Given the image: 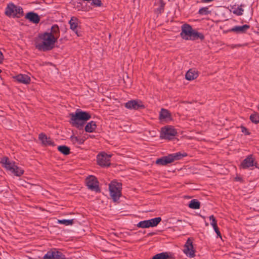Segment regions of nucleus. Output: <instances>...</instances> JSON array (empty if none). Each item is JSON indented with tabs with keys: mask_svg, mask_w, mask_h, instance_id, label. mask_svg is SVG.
<instances>
[{
	"mask_svg": "<svg viewBox=\"0 0 259 259\" xmlns=\"http://www.w3.org/2000/svg\"><path fill=\"white\" fill-rule=\"evenodd\" d=\"M249 28L250 26L247 24L242 26L237 25L230 28L228 32H233L237 34L245 33Z\"/></svg>",
	"mask_w": 259,
	"mask_h": 259,
	"instance_id": "obj_15",
	"label": "nucleus"
},
{
	"mask_svg": "<svg viewBox=\"0 0 259 259\" xmlns=\"http://www.w3.org/2000/svg\"><path fill=\"white\" fill-rule=\"evenodd\" d=\"M177 134V131L174 127L165 126L161 128L160 138L161 139L170 140L173 139Z\"/></svg>",
	"mask_w": 259,
	"mask_h": 259,
	"instance_id": "obj_8",
	"label": "nucleus"
},
{
	"mask_svg": "<svg viewBox=\"0 0 259 259\" xmlns=\"http://www.w3.org/2000/svg\"><path fill=\"white\" fill-rule=\"evenodd\" d=\"M233 13L237 16H241L243 14L244 10L240 7L237 8H233Z\"/></svg>",
	"mask_w": 259,
	"mask_h": 259,
	"instance_id": "obj_33",
	"label": "nucleus"
},
{
	"mask_svg": "<svg viewBox=\"0 0 259 259\" xmlns=\"http://www.w3.org/2000/svg\"><path fill=\"white\" fill-rule=\"evenodd\" d=\"M38 138L42 144L46 146L49 145L54 146L55 145L54 142L51 140V139L50 137H48L45 134H40Z\"/></svg>",
	"mask_w": 259,
	"mask_h": 259,
	"instance_id": "obj_18",
	"label": "nucleus"
},
{
	"mask_svg": "<svg viewBox=\"0 0 259 259\" xmlns=\"http://www.w3.org/2000/svg\"><path fill=\"white\" fill-rule=\"evenodd\" d=\"M79 22V20L75 17H72L69 21L70 29H71L73 32H74L77 36L80 35L77 31V28L78 27Z\"/></svg>",
	"mask_w": 259,
	"mask_h": 259,
	"instance_id": "obj_16",
	"label": "nucleus"
},
{
	"mask_svg": "<svg viewBox=\"0 0 259 259\" xmlns=\"http://www.w3.org/2000/svg\"><path fill=\"white\" fill-rule=\"evenodd\" d=\"M111 155L105 152H102L98 154L97 161L98 164L102 167H108L110 165Z\"/></svg>",
	"mask_w": 259,
	"mask_h": 259,
	"instance_id": "obj_9",
	"label": "nucleus"
},
{
	"mask_svg": "<svg viewBox=\"0 0 259 259\" xmlns=\"http://www.w3.org/2000/svg\"><path fill=\"white\" fill-rule=\"evenodd\" d=\"M14 78L19 83L28 84L30 83V77L26 74H19Z\"/></svg>",
	"mask_w": 259,
	"mask_h": 259,
	"instance_id": "obj_17",
	"label": "nucleus"
},
{
	"mask_svg": "<svg viewBox=\"0 0 259 259\" xmlns=\"http://www.w3.org/2000/svg\"><path fill=\"white\" fill-rule=\"evenodd\" d=\"M257 163L252 154H250L241 162L240 167L242 169H247L252 166L257 167Z\"/></svg>",
	"mask_w": 259,
	"mask_h": 259,
	"instance_id": "obj_10",
	"label": "nucleus"
},
{
	"mask_svg": "<svg viewBox=\"0 0 259 259\" xmlns=\"http://www.w3.org/2000/svg\"><path fill=\"white\" fill-rule=\"evenodd\" d=\"M70 140L74 144H82L83 143V141L81 139H79L77 137L72 136L70 137Z\"/></svg>",
	"mask_w": 259,
	"mask_h": 259,
	"instance_id": "obj_31",
	"label": "nucleus"
},
{
	"mask_svg": "<svg viewBox=\"0 0 259 259\" xmlns=\"http://www.w3.org/2000/svg\"><path fill=\"white\" fill-rule=\"evenodd\" d=\"M2 70L0 69V73L2 72Z\"/></svg>",
	"mask_w": 259,
	"mask_h": 259,
	"instance_id": "obj_41",
	"label": "nucleus"
},
{
	"mask_svg": "<svg viewBox=\"0 0 259 259\" xmlns=\"http://www.w3.org/2000/svg\"><path fill=\"white\" fill-rule=\"evenodd\" d=\"M58 223L60 224H63L65 226H70L72 225L73 224V219L71 220H58Z\"/></svg>",
	"mask_w": 259,
	"mask_h": 259,
	"instance_id": "obj_28",
	"label": "nucleus"
},
{
	"mask_svg": "<svg viewBox=\"0 0 259 259\" xmlns=\"http://www.w3.org/2000/svg\"><path fill=\"white\" fill-rule=\"evenodd\" d=\"M198 76L196 71L193 69H189L185 74V78L188 80H192L196 79Z\"/></svg>",
	"mask_w": 259,
	"mask_h": 259,
	"instance_id": "obj_21",
	"label": "nucleus"
},
{
	"mask_svg": "<svg viewBox=\"0 0 259 259\" xmlns=\"http://www.w3.org/2000/svg\"><path fill=\"white\" fill-rule=\"evenodd\" d=\"M235 180H236V181H240V182H241V181H242V178H241L240 177H236L235 178Z\"/></svg>",
	"mask_w": 259,
	"mask_h": 259,
	"instance_id": "obj_40",
	"label": "nucleus"
},
{
	"mask_svg": "<svg viewBox=\"0 0 259 259\" xmlns=\"http://www.w3.org/2000/svg\"><path fill=\"white\" fill-rule=\"evenodd\" d=\"M91 2H89L91 3V5L94 7H101L102 6V3L101 0H91Z\"/></svg>",
	"mask_w": 259,
	"mask_h": 259,
	"instance_id": "obj_34",
	"label": "nucleus"
},
{
	"mask_svg": "<svg viewBox=\"0 0 259 259\" xmlns=\"http://www.w3.org/2000/svg\"><path fill=\"white\" fill-rule=\"evenodd\" d=\"M188 206L192 209H199L200 207V203L197 199H192L190 201Z\"/></svg>",
	"mask_w": 259,
	"mask_h": 259,
	"instance_id": "obj_26",
	"label": "nucleus"
},
{
	"mask_svg": "<svg viewBox=\"0 0 259 259\" xmlns=\"http://www.w3.org/2000/svg\"><path fill=\"white\" fill-rule=\"evenodd\" d=\"M44 259H66L65 255L59 251H49L44 256Z\"/></svg>",
	"mask_w": 259,
	"mask_h": 259,
	"instance_id": "obj_14",
	"label": "nucleus"
},
{
	"mask_svg": "<svg viewBox=\"0 0 259 259\" xmlns=\"http://www.w3.org/2000/svg\"><path fill=\"white\" fill-rule=\"evenodd\" d=\"M211 13V11L209 10L208 7H202L198 11V14L201 15H207Z\"/></svg>",
	"mask_w": 259,
	"mask_h": 259,
	"instance_id": "obj_30",
	"label": "nucleus"
},
{
	"mask_svg": "<svg viewBox=\"0 0 259 259\" xmlns=\"http://www.w3.org/2000/svg\"><path fill=\"white\" fill-rule=\"evenodd\" d=\"M125 107L131 110H140L145 107L141 101L134 100L126 102L125 104Z\"/></svg>",
	"mask_w": 259,
	"mask_h": 259,
	"instance_id": "obj_13",
	"label": "nucleus"
},
{
	"mask_svg": "<svg viewBox=\"0 0 259 259\" xmlns=\"http://www.w3.org/2000/svg\"><path fill=\"white\" fill-rule=\"evenodd\" d=\"M184 252L189 257H193L195 256V250L191 238H188L184 246Z\"/></svg>",
	"mask_w": 259,
	"mask_h": 259,
	"instance_id": "obj_12",
	"label": "nucleus"
},
{
	"mask_svg": "<svg viewBox=\"0 0 259 259\" xmlns=\"http://www.w3.org/2000/svg\"><path fill=\"white\" fill-rule=\"evenodd\" d=\"M187 156L186 153H182L180 152L168 154L167 156H163L157 159L156 164L160 165H166L172 163L175 160H180L184 157Z\"/></svg>",
	"mask_w": 259,
	"mask_h": 259,
	"instance_id": "obj_5",
	"label": "nucleus"
},
{
	"mask_svg": "<svg viewBox=\"0 0 259 259\" xmlns=\"http://www.w3.org/2000/svg\"><path fill=\"white\" fill-rule=\"evenodd\" d=\"M49 34H50L52 36L54 37L55 40L57 41L58 38L60 36V30L59 26L56 25H53L51 28L50 32H47Z\"/></svg>",
	"mask_w": 259,
	"mask_h": 259,
	"instance_id": "obj_20",
	"label": "nucleus"
},
{
	"mask_svg": "<svg viewBox=\"0 0 259 259\" xmlns=\"http://www.w3.org/2000/svg\"><path fill=\"white\" fill-rule=\"evenodd\" d=\"M250 119L252 122L255 124L259 123V114L257 113L251 114L250 116Z\"/></svg>",
	"mask_w": 259,
	"mask_h": 259,
	"instance_id": "obj_29",
	"label": "nucleus"
},
{
	"mask_svg": "<svg viewBox=\"0 0 259 259\" xmlns=\"http://www.w3.org/2000/svg\"><path fill=\"white\" fill-rule=\"evenodd\" d=\"M121 184L112 182L109 185L110 196L114 202L117 201L121 196Z\"/></svg>",
	"mask_w": 259,
	"mask_h": 259,
	"instance_id": "obj_6",
	"label": "nucleus"
},
{
	"mask_svg": "<svg viewBox=\"0 0 259 259\" xmlns=\"http://www.w3.org/2000/svg\"><path fill=\"white\" fill-rule=\"evenodd\" d=\"M241 132L244 133L245 135H249L250 133L249 132L247 128H246L245 127L243 126H241Z\"/></svg>",
	"mask_w": 259,
	"mask_h": 259,
	"instance_id": "obj_37",
	"label": "nucleus"
},
{
	"mask_svg": "<svg viewBox=\"0 0 259 259\" xmlns=\"http://www.w3.org/2000/svg\"><path fill=\"white\" fill-rule=\"evenodd\" d=\"M159 6L157 8V11L159 13H161L164 11L165 3L163 2V0H159Z\"/></svg>",
	"mask_w": 259,
	"mask_h": 259,
	"instance_id": "obj_35",
	"label": "nucleus"
},
{
	"mask_svg": "<svg viewBox=\"0 0 259 259\" xmlns=\"http://www.w3.org/2000/svg\"><path fill=\"white\" fill-rule=\"evenodd\" d=\"M97 127V124L95 121H91L88 122L85 126V131L88 133L93 132Z\"/></svg>",
	"mask_w": 259,
	"mask_h": 259,
	"instance_id": "obj_23",
	"label": "nucleus"
},
{
	"mask_svg": "<svg viewBox=\"0 0 259 259\" xmlns=\"http://www.w3.org/2000/svg\"><path fill=\"white\" fill-rule=\"evenodd\" d=\"M57 149L65 155H68L70 153V148L65 145L59 146L57 147Z\"/></svg>",
	"mask_w": 259,
	"mask_h": 259,
	"instance_id": "obj_25",
	"label": "nucleus"
},
{
	"mask_svg": "<svg viewBox=\"0 0 259 259\" xmlns=\"http://www.w3.org/2000/svg\"><path fill=\"white\" fill-rule=\"evenodd\" d=\"M57 41L48 32L39 33L35 40V46L39 51L46 52L52 50Z\"/></svg>",
	"mask_w": 259,
	"mask_h": 259,
	"instance_id": "obj_1",
	"label": "nucleus"
},
{
	"mask_svg": "<svg viewBox=\"0 0 259 259\" xmlns=\"http://www.w3.org/2000/svg\"><path fill=\"white\" fill-rule=\"evenodd\" d=\"M180 36L183 39L187 40L197 39L203 40L204 39V36L202 33L198 32L193 29L192 27L188 24H185L182 26Z\"/></svg>",
	"mask_w": 259,
	"mask_h": 259,
	"instance_id": "obj_3",
	"label": "nucleus"
},
{
	"mask_svg": "<svg viewBox=\"0 0 259 259\" xmlns=\"http://www.w3.org/2000/svg\"><path fill=\"white\" fill-rule=\"evenodd\" d=\"M213 229H214L215 232L217 233L218 237L221 238L222 237L221 233L220 231H219V229L218 227L217 226L216 227L213 228Z\"/></svg>",
	"mask_w": 259,
	"mask_h": 259,
	"instance_id": "obj_38",
	"label": "nucleus"
},
{
	"mask_svg": "<svg viewBox=\"0 0 259 259\" xmlns=\"http://www.w3.org/2000/svg\"><path fill=\"white\" fill-rule=\"evenodd\" d=\"M5 14L7 16L20 18L23 15V9L20 7L13 4V3L8 5Z\"/></svg>",
	"mask_w": 259,
	"mask_h": 259,
	"instance_id": "obj_7",
	"label": "nucleus"
},
{
	"mask_svg": "<svg viewBox=\"0 0 259 259\" xmlns=\"http://www.w3.org/2000/svg\"><path fill=\"white\" fill-rule=\"evenodd\" d=\"M137 226L138 228H147L150 227L148 220H145L140 222L137 224Z\"/></svg>",
	"mask_w": 259,
	"mask_h": 259,
	"instance_id": "obj_32",
	"label": "nucleus"
},
{
	"mask_svg": "<svg viewBox=\"0 0 259 259\" xmlns=\"http://www.w3.org/2000/svg\"><path fill=\"white\" fill-rule=\"evenodd\" d=\"M87 186L88 188L96 192L100 191L98 185V182L96 178L93 176H90L86 180Z\"/></svg>",
	"mask_w": 259,
	"mask_h": 259,
	"instance_id": "obj_11",
	"label": "nucleus"
},
{
	"mask_svg": "<svg viewBox=\"0 0 259 259\" xmlns=\"http://www.w3.org/2000/svg\"><path fill=\"white\" fill-rule=\"evenodd\" d=\"M161 221V219L160 217H157L148 220L150 227H153L156 226Z\"/></svg>",
	"mask_w": 259,
	"mask_h": 259,
	"instance_id": "obj_27",
	"label": "nucleus"
},
{
	"mask_svg": "<svg viewBox=\"0 0 259 259\" xmlns=\"http://www.w3.org/2000/svg\"><path fill=\"white\" fill-rule=\"evenodd\" d=\"M1 162L4 167L11 174L17 177H20L24 174V170L18 166L14 161H10L8 157L5 156L1 158Z\"/></svg>",
	"mask_w": 259,
	"mask_h": 259,
	"instance_id": "obj_4",
	"label": "nucleus"
},
{
	"mask_svg": "<svg viewBox=\"0 0 259 259\" xmlns=\"http://www.w3.org/2000/svg\"><path fill=\"white\" fill-rule=\"evenodd\" d=\"M25 18L35 24L38 23L40 21V18L38 15L32 12L27 13L25 16Z\"/></svg>",
	"mask_w": 259,
	"mask_h": 259,
	"instance_id": "obj_19",
	"label": "nucleus"
},
{
	"mask_svg": "<svg viewBox=\"0 0 259 259\" xmlns=\"http://www.w3.org/2000/svg\"><path fill=\"white\" fill-rule=\"evenodd\" d=\"M209 220L211 221L210 222V225L212 226L213 228L218 226L217 221L213 215L209 217Z\"/></svg>",
	"mask_w": 259,
	"mask_h": 259,
	"instance_id": "obj_36",
	"label": "nucleus"
},
{
	"mask_svg": "<svg viewBox=\"0 0 259 259\" xmlns=\"http://www.w3.org/2000/svg\"><path fill=\"white\" fill-rule=\"evenodd\" d=\"M159 119L160 120H170L171 119V115L169 112L165 109L162 108L159 113Z\"/></svg>",
	"mask_w": 259,
	"mask_h": 259,
	"instance_id": "obj_22",
	"label": "nucleus"
},
{
	"mask_svg": "<svg viewBox=\"0 0 259 259\" xmlns=\"http://www.w3.org/2000/svg\"><path fill=\"white\" fill-rule=\"evenodd\" d=\"M171 256L169 255L167 252H162L154 255L152 259H171Z\"/></svg>",
	"mask_w": 259,
	"mask_h": 259,
	"instance_id": "obj_24",
	"label": "nucleus"
},
{
	"mask_svg": "<svg viewBox=\"0 0 259 259\" xmlns=\"http://www.w3.org/2000/svg\"><path fill=\"white\" fill-rule=\"evenodd\" d=\"M69 123L79 130L83 129L86 121L91 118V114L86 111L77 109L75 113H69Z\"/></svg>",
	"mask_w": 259,
	"mask_h": 259,
	"instance_id": "obj_2",
	"label": "nucleus"
},
{
	"mask_svg": "<svg viewBox=\"0 0 259 259\" xmlns=\"http://www.w3.org/2000/svg\"><path fill=\"white\" fill-rule=\"evenodd\" d=\"M213 1V0H201V2L204 3H208L212 2Z\"/></svg>",
	"mask_w": 259,
	"mask_h": 259,
	"instance_id": "obj_39",
	"label": "nucleus"
}]
</instances>
